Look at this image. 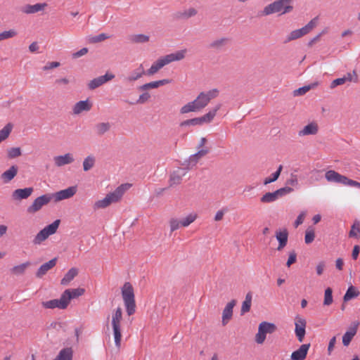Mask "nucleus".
<instances>
[{"instance_id":"1","label":"nucleus","mask_w":360,"mask_h":360,"mask_svg":"<svg viewBox=\"0 0 360 360\" xmlns=\"http://www.w3.org/2000/svg\"><path fill=\"white\" fill-rule=\"evenodd\" d=\"M218 96L219 90L217 89L202 91L195 100L183 105L180 109V112L181 114H187L192 112H200L210 103L211 100L217 98Z\"/></svg>"},{"instance_id":"2","label":"nucleus","mask_w":360,"mask_h":360,"mask_svg":"<svg viewBox=\"0 0 360 360\" xmlns=\"http://www.w3.org/2000/svg\"><path fill=\"white\" fill-rule=\"evenodd\" d=\"M131 187V184H124L118 186L113 192L106 195V196L95 202L94 204V210L104 209L111 204L117 202L121 200L125 191Z\"/></svg>"},{"instance_id":"3","label":"nucleus","mask_w":360,"mask_h":360,"mask_svg":"<svg viewBox=\"0 0 360 360\" xmlns=\"http://www.w3.org/2000/svg\"><path fill=\"white\" fill-rule=\"evenodd\" d=\"M109 323L112 330V334L116 347L120 349L122 340V310L121 307H118L114 309L110 318L108 319Z\"/></svg>"},{"instance_id":"4","label":"nucleus","mask_w":360,"mask_h":360,"mask_svg":"<svg viewBox=\"0 0 360 360\" xmlns=\"http://www.w3.org/2000/svg\"><path fill=\"white\" fill-rule=\"evenodd\" d=\"M121 292L128 316L133 315L136 311V302L132 285L129 282L124 283L122 288Z\"/></svg>"},{"instance_id":"5","label":"nucleus","mask_w":360,"mask_h":360,"mask_svg":"<svg viewBox=\"0 0 360 360\" xmlns=\"http://www.w3.org/2000/svg\"><path fill=\"white\" fill-rule=\"evenodd\" d=\"M292 0H277L266 6L263 11V15H269L273 13H280L281 15L290 13L293 7L290 5Z\"/></svg>"},{"instance_id":"6","label":"nucleus","mask_w":360,"mask_h":360,"mask_svg":"<svg viewBox=\"0 0 360 360\" xmlns=\"http://www.w3.org/2000/svg\"><path fill=\"white\" fill-rule=\"evenodd\" d=\"M325 178L328 182L340 184L344 186H348L360 188V183L342 175L335 170H328L325 174Z\"/></svg>"},{"instance_id":"7","label":"nucleus","mask_w":360,"mask_h":360,"mask_svg":"<svg viewBox=\"0 0 360 360\" xmlns=\"http://www.w3.org/2000/svg\"><path fill=\"white\" fill-rule=\"evenodd\" d=\"M319 22V17L316 16L311 19L305 26L300 29L292 30L289 33L285 39V42L300 39L303 36L309 33L314 28L316 27Z\"/></svg>"},{"instance_id":"8","label":"nucleus","mask_w":360,"mask_h":360,"mask_svg":"<svg viewBox=\"0 0 360 360\" xmlns=\"http://www.w3.org/2000/svg\"><path fill=\"white\" fill-rule=\"evenodd\" d=\"M319 22V17L316 16L311 19L305 26L300 29L292 30L289 33L285 39V42L300 39L303 36L309 33L314 28L316 27Z\"/></svg>"},{"instance_id":"9","label":"nucleus","mask_w":360,"mask_h":360,"mask_svg":"<svg viewBox=\"0 0 360 360\" xmlns=\"http://www.w3.org/2000/svg\"><path fill=\"white\" fill-rule=\"evenodd\" d=\"M60 221L56 219L52 224L45 226L41 229L33 239V243L34 245H40L42 242L46 240L50 236L56 233Z\"/></svg>"},{"instance_id":"10","label":"nucleus","mask_w":360,"mask_h":360,"mask_svg":"<svg viewBox=\"0 0 360 360\" xmlns=\"http://www.w3.org/2000/svg\"><path fill=\"white\" fill-rule=\"evenodd\" d=\"M277 330L276 326L273 323L262 322L258 327V332L255 335V341L257 344H263L267 333H273Z\"/></svg>"},{"instance_id":"11","label":"nucleus","mask_w":360,"mask_h":360,"mask_svg":"<svg viewBox=\"0 0 360 360\" xmlns=\"http://www.w3.org/2000/svg\"><path fill=\"white\" fill-rule=\"evenodd\" d=\"M207 142V140L206 138L202 137L200 139L197 147L198 151L196 153L191 155L188 159L189 165L195 166L202 158L209 153L210 149L205 146Z\"/></svg>"},{"instance_id":"12","label":"nucleus","mask_w":360,"mask_h":360,"mask_svg":"<svg viewBox=\"0 0 360 360\" xmlns=\"http://www.w3.org/2000/svg\"><path fill=\"white\" fill-rule=\"evenodd\" d=\"M51 200H52L51 194L42 195L37 198L33 201L32 205L27 207V212L29 214H34L37 212L39 211L42 208L43 206L49 204Z\"/></svg>"},{"instance_id":"13","label":"nucleus","mask_w":360,"mask_h":360,"mask_svg":"<svg viewBox=\"0 0 360 360\" xmlns=\"http://www.w3.org/2000/svg\"><path fill=\"white\" fill-rule=\"evenodd\" d=\"M292 189L290 187H284L276 190L272 193H266L260 198V202L262 203H270L276 201L278 198L282 197L288 193L292 192Z\"/></svg>"},{"instance_id":"14","label":"nucleus","mask_w":360,"mask_h":360,"mask_svg":"<svg viewBox=\"0 0 360 360\" xmlns=\"http://www.w3.org/2000/svg\"><path fill=\"white\" fill-rule=\"evenodd\" d=\"M307 321L305 319L297 316L295 319V334L299 342L304 341L306 335Z\"/></svg>"},{"instance_id":"15","label":"nucleus","mask_w":360,"mask_h":360,"mask_svg":"<svg viewBox=\"0 0 360 360\" xmlns=\"http://www.w3.org/2000/svg\"><path fill=\"white\" fill-rule=\"evenodd\" d=\"M358 82V75L355 70L352 72H347L342 77L334 79L330 85V89H334L338 86L342 85L346 82Z\"/></svg>"},{"instance_id":"16","label":"nucleus","mask_w":360,"mask_h":360,"mask_svg":"<svg viewBox=\"0 0 360 360\" xmlns=\"http://www.w3.org/2000/svg\"><path fill=\"white\" fill-rule=\"evenodd\" d=\"M41 305L45 309H65L68 307V304L64 298L63 294L61 295L60 299H54L49 301H45L41 302Z\"/></svg>"},{"instance_id":"17","label":"nucleus","mask_w":360,"mask_h":360,"mask_svg":"<svg viewBox=\"0 0 360 360\" xmlns=\"http://www.w3.org/2000/svg\"><path fill=\"white\" fill-rule=\"evenodd\" d=\"M77 192V186H70L68 188L58 191L53 194H51L52 198H54L56 202L61 201L65 199L70 198Z\"/></svg>"},{"instance_id":"18","label":"nucleus","mask_w":360,"mask_h":360,"mask_svg":"<svg viewBox=\"0 0 360 360\" xmlns=\"http://www.w3.org/2000/svg\"><path fill=\"white\" fill-rule=\"evenodd\" d=\"M115 78V75L106 72L105 75L98 77L91 80L88 84V87L90 89H95L103 84L112 80Z\"/></svg>"},{"instance_id":"19","label":"nucleus","mask_w":360,"mask_h":360,"mask_svg":"<svg viewBox=\"0 0 360 360\" xmlns=\"http://www.w3.org/2000/svg\"><path fill=\"white\" fill-rule=\"evenodd\" d=\"M53 161L56 167H61L72 164L75 161V158L72 153H68L61 155L54 156Z\"/></svg>"},{"instance_id":"20","label":"nucleus","mask_w":360,"mask_h":360,"mask_svg":"<svg viewBox=\"0 0 360 360\" xmlns=\"http://www.w3.org/2000/svg\"><path fill=\"white\" fill-rule=\"evenodd\" d=\"M319 130V124L316 122H311L305 125L302 129L298 131V136L300 137L316 135Z\"/></svg>"},{"instance_id":"21","label":"nucleus","mask_w":360,"mask_h":360,"mask_svg":"<svg viewBox=\"0 0 360 360\" xmlns=\"http://www.w3.org/2000/svg\"><path fill=\"white\" fill-rule=\"evenodd\" d=\"M310 348V344H302L300 347L294 351L290 355L291 360H305L309 349Z\"/></svg>"},{"instance_id":"22","label":"nucleus","mask_w":360,"mask_h":360,"mask_svg":"<svg viewBox=\"0 0 360 360\" xmlns=\"http://www.w3.org/2000/svg\"><path fill=\"white\" fill-rule=\"evenodd\" d=\"M92 108V103L86 99L85 101H80L76 103L72 107V113L78 115L83 112H88Z\"/></svg>"},{"instance_id":"23","label":"nucleus","mask_w":360,"mask_h":360,"mask_svg":"<svg viewBox=\"0 0 360 360\" xmlns=\"http://www.w3.org/2000/svg\"><path fill=\"white\" fill-rule=\"evenodd\" d=\"M236 300H233L230 301L226 305L225 308L223 310L222 312V320L221 323L223 326H226L229 321L231 319L233 316V309L234 306L236 305Z\"/></svg>"},{"instance_id":"24","label":"nucleus","mask_w":360,"mask_h":360,"mask_svg":"<svg viewBox=\"0 0 360 360\" xmlns=\"http://www.w3.org/2000/svg\"><path fill=\"white\" fill-rule=\"evenodd\" d=\"M84 288H70L63 292V295L69 305L71 300L82 296L84 293Z\"/></svg>"},{"instance_id":"25","label":"nucleus","mask_w":360,"mask_h":360,"mask_svg":"<svg viewBox=\"0 0 360 360\" xmlns=\"http://www.w3.org/2000/svg\"><path fill=\"white\" fill-rule=\"evenodd\" d=\"M167 65H168V63L165 56L160 57L152 64L150 68L146 71V75H153Z\"/></svg>"},{"instance_id":"26","label":"nucleus","mask_w":360,"mask_h":360,"mask_svg":"<svg viewBox=\"0 0 360 360\" xmlns=\"http://www.w3.org/2000/svg\"><path fill=\"white\" fill-rule=\"evenodd\" d=\"M221 108V104H217L214 108L209 110L207 113L201 117H199L200 124H209L212 122L217 114V112Z\"/></svg>"},{"instance_id":"27","label":"nucleus","mask_w":360,"mask_h":360,"mask_svg":"<svg viewBox=\"0 0 360 360\" xmlns=\"http://www.w3.org/2000/svg\"><path fill=\"white\" fill-rule=\"evenodd\" d=\"M221 108V104H217L214 108L209 110L207 113L201 117H199L200 124H209L212 122L217 114V112Z\"/></svg>"},{"instance_id":"28","label":"nucleus","mask_w":360,"mask_h":360,"mask_svg":"<svg viewBox=\"0 0 360 360\" xmlns=\"http://www.w3.org/2000/svg\"><path fill=\"white\" fill-rule=\"evenodd\" d=\"M33 188L32 187L25 188H18L15 190L12 193V198L15 200H21L28 198L32 193Z\"/></svg>"},{"instance_id":"29","label":"nucleus","mask_w":360,"mask_h":360,"mask_svg":"<svg viewBox=\"0 0 360 360\" xmlns=\"http://www.w3.org/2000/svg\"><path fill=\"white\" fill-rule=\"evenodd\" d=\"M47 7L46 3H39L34 5L27 4L22 8V12L25 14H33L43 11Z\"/></svg>"},{"instance_id":"30","label":"nucleus","mask_w":360,"mask_h":360,"mask_svg":"<svg viewBox=\"0 0 360 360\" xmlns=\"http://www.w3.org/2000/svg\"><path fill=\"white\" fill-rule=\"evenodd\" d=\"M288 237V232L287 229H280L276 232V238L279 244L277 248L278 250H281L287 244Z\"/></svg>"},{"instance_id":"31","label":"nucleus","mask_w":360,"mask_h":360,"mask_svg":"<svg viewBox=\"0 0 360 360\" xmlns=\"http://www.w3.org/2000/svg\"><path fill=\"white\" fill-rule=\"evenodd\" d=\"M56 258H53L49 262L42 264L38 269L36 273V276L38 278H41L44 275H45L48 271L53 268L56 264Z\"/></svg>"},{"instance_id":"32","label":"nucleus","mask_w":360,"mask_h":360,"mask_svg":"<svg viewBox=\"0 0 360 360\" xmlns=\"http://www.w3.org/2000/svg\"><path fill=\"white\" fill-rule=\"evenodd\" d=\"M186 53H187L186 49H182V50H179L176 52L167 54V55L165 56V57L167 61V63L169 64L172 62L179 61V60H183L186 57Z\"/></svg>"},{"instance_id":"33","label":"nucleus","mask_w":360,"mask_h":360,"mask_svg":"<svg viewBox=\"0 0 360 360\" xmlns=\"http://www.w3.org/2000/svg\"><path fill=\"white\" fill-rule=\"evenodd\" d=\"M170 83V80L167 79H164L158 81H154L149 83H146L141 86H139V89L141 91H146L149 89H156L160 87V86H163Z\"/></svg>"},{"instance_id":"34","label":"nucleus","mask_w":360,"mask_h":360,"mask_svg":"<svg viewBox=\"0 0 360 360\" xmlns=\"http://www.w3.org/2000/svg\"><path fill=\"white\" fill-rule=\"evenodd\" d=\"M31 265L30 262H26L18 265H15L10 269L11 274L13 276H20L25 274L26 269Z\"/></svg>"},{"instance_id":"35","label":"nucleus","mask_w":360,"mask_h":360,"mask_svg":"<svg viewBox=\"0 0 360 360\" xmlns=\"http://www.w3.org/2000/svg\"><path fill=\"white\" fill-rule=\"evenodd\" d=\"M18 167L15 165L11 166L8 170L5 171L1 176L4 182L11 181L17 174Z\"/></svg>"},{"instance_id":"36","label":"nucleus","mask_w":360,"mask_h":360,"mask_svg":"<svg viewBox=\"0 0 360 360\" xmlns=\"http://www.w3.org/2000/svg\"><path fill=\"white\" fill-rule=\"evenodd\" d=\"M186 174V172L183 169H179L174 171L170 176V185L179 184L181 181L182 177Z\"/></svg>"},{"instance_id":"37","label":"nucleus","mask_w":360,"mask_h":360,"mask_svg":"<svg viewBox=\"0 0 360 360\" xmlns=\"http://www.w3.org/2000/svg\"><path fill=\"white\" fill-rule=\"evenodd\" d=\"M145 75H146V72L144 70L143 65L141 64L139 68L132 72L131 74L127 78V80L130 82H134Z\"/></svg>"},{"instance_id":"38","label":"nucleus","mask_w":360,"mask_h":360,"mask_svg":"<svg viewBox=\"0 0 360 360\" xmlns=\"http://www.w3.org/2000/svg\"><path fill=\"white\" fill-rule=\"evenodd\" d=\"M78 274V269L76 268H71L64 276L61 280V285H66L72 281L75 277Z\"/></svg>"},{"instance_id":"39","label":"nucleus","mask_w":360,"mask_h":360,"mask_svg":"<svg viewBox=\"0 0 360 360\" xmlns=\"http://www.w3.org/2000/svg\"><path fill=\"white\" fill-rule=\"evenodd\" d=\"M360 295V292L353 285L348 288L346 293L343 297L344 302H348L353 298L357 297Z\"/></svg>"},{"instance_id":"40","label":"nucleus","mask_w":360,"mask_h":360,"mask_svg":"<svg viewBox=\"0 0 360 360\" xmlns=\"http://www.w3.org/2000/svg\"><path fill=\"white\" fill-rule=\"evenodd\" d=\"M110 129L109 122H100L95 126V131L97 135L102 136L108 132Z\"/></svg>"},{"instance_id":"41","label":"nucleus","mask_w":360,"mask_h":360,"mask_svg":"<svg viewBox=\"0 0 360 360\" xmlns=\"http://www.w3.org/2000/svg\"><path fill=\"white\" fill-rule=\"evenodd\" d=\"M350 238H360V221L355 220L351 226V230L349 233Z\"/></svg>"},{"instance_id":"42","label":"nucleus","mask_w":360,"mask_h":360,"mask_svg":"<svg viewBox=\"0 0 360 360\" xmlns=\"http://www.w3.org/2000/svg\"><path fill=\"white\" fill-rule=\"evenodd\" d=\"M198 218V214L195 212H191L183 219H181V224L182 227H187L193 222H194Z\"/></svg>"},{"instance_id":"43","label":"nucleus","mask_w":360,"mask_h":360,"mask_svg":"<svg viewBox=\"0 0 360 360\" xmlns=\"http://www.w3.org/2000/svg\"><path fill=\"white\" fill-rule=\"evenodd\" d=\"M18 34V31L15 29H10L8 30L3 31L2 32H0V41L14 38L17 37Z\"/></svg>"},{"instance_id":"44","label":"nucleus","mask_w":360,"mask_h":360,"mask_svg":"<svg viewBox=\"0 0 360 360\" xmlns=\"http://www.w3.org/2000/svg\"><path fill=\"white\" fill-rule=\"evenodd\" d=\"M252 304V294L251 292L247 293L245 300L243 301L241 307V314H243L248 312L250 309Z\"/></svg>"},{"instance_id":"45","label":"nucleus","mask_w":360,"mask_h":360,"mask_svg":"<svg viewBox=\"0 0 360 360\" xmlns=\"http://www.w3.org/2000/svg\"><path fill=\"white\" fill-rule=\"evenodd\" d=\"M72 350L70 348L62 349L53 360H72Z\"/></svg>"},{"instance_id":"46","label":"nucleus","mask_w":360,"mask_h":360,"mask_svg":"<svg viewBox=\"0 0 360 360\" xmlns=\"http://www.w3.org/2000/svg\"><path fill=\"white\" fill-rule=\"evenodd\" d=\"M318 86L317 82L312 83L309 85L304 86L302 87H300L297 89H296L294 91L295 96H301L305 94L307 92H308L309 90L316 88Z\"/></svg>"},{"instance_id":"47","label":"nucleus","mask_w":360,"mask_h":360,"mask_svg":"<svg viewBox=\"0 0 360 360\" xmlns=\"http://www.w3.org/2000/svg\"><path fill=\"white\" fill-rule=\"evenodd\" d=\"M13 129V124L8 123L4 127L0 130V143L6 140L10 135Z\"/></svg>"},{"instance_id":"48","label":"nucleus","mask_w":360,"mask_h":360,"mask_svg":"<svg viewBox=\"0 0 360 360\" xmlns=\"http://www.w3.org/2000/svg\"><path fill=\"white\" fill-rule=\"evenodd\" d=\"M356 330L355 328L347 331L342 337V343L345 346H348L354 336L356 335Z\"/></svg>"},{"instance_id":"49","label":"nucleus","mask_w":360,"mask_h":360,"mask_svg":"<svg viewBox=\"0 0 360 360\" xmlns=\"http://www.w3.org/2000/svg\"><path fill=\"white\" fill-rule=\"evenodd\" d=\"M95 158L93 155H88L83 161V169L85 172L90 170L95 165Z\"/></svg>"},{"instance_id":"50","label":"nucleus","mask_w":360,"mask_h":360,"mask_svg":"<svg viewBox=\"0 0 360 360\" xmlns=\"http://www.w3.org/2000/svg\"><path fill=\"white\" fill-rule=\"evenodd\" d=\"M228 42H229L228 38L223 37V38L217 39L213 41L210 44V47L213 48V49H221V48L224 47V46H226L228 44Z\"/></svg>"},{"instance_id":"51","label":"nucleus","mask_w":360,"mask_h":360,"mask_svg":"<svg viewBox=\"0 0 360 360\" xmlns=\"http://www.w3.org/2000/svg\"><path fill=\"white\" fill-rule=\"evenodd\" d=\"M315 238V231L314 228L309 227L305 231L304 242L307 244H310Z\"/></svg>"},{"instance_id":"52","label":"nucleus","mask_w":360,"mask_h":360,"mask_svg":"<svg viewBox=\"0 0 360 360\" xmlns=\"http://www.w3.org/2000/svg\"><path fill=\"white\" fill-rule=\"evenodd\" d=\"M333 290L330 288H328L325 290L324 292V300H323V304L326 306L330 305L333 302Z\"/></svg>"},{"instance_id":"53","label":"nucleus","mask_w":360,"mask_h":360,"mask_svg":"<svg viewBox=\"0 0 360 360\" xmlns=\"http://www.w3.org/2000/svg\"><path fill=\"white\" fill-rule=\"evenodd\" d=\"M282 169H283V166L282 165H279L277 171L274 173H273L271 174V177H269V178H266L264 181V185H267L271 182H274L275 181H276L278 179V178L279 177L280 174H281V172L282 171Z\"/></svg>"},{"instance_id":"54","label":"nucleus","mask_w":360,"mask_h":360,"mask_svg":"<svg viewBox=\"0 0 360 360\" xmlns=\"http://www.w3.org/2000/svg\"><path fill=\"white\" fill-rule=\"evenodd\" d=\"M131 40L135 43H145L149 41V37L146 34H139L134 35Z\"/></svg>"},{"instance_id":"55","label":"nucleus","mask_w":360,"mask_h":360,"mask_svg":"<svg viewBox=\"0 0 360 360\" xmlns=\"http://www.w3.org/2000/svg\"><path fill=\"white\" fill-rule=\"evenodd\" d=\"M108 38H109V36L108 34H106L105 33H101L98 35L91 37L89 39V41L91 43H98V42L103 41Z\"/></svg>"},{"instance_id":"56","label":"nucleus","mask_w":360,"mask_h":360,"mask_svg":"<svg viewBox=\"0 0 360 360\" xmlns=\"http://www.w3.org/2000/svg\"><path fill=\"white\" fill-rule=\"evenodd\" d=\"M169 227L172 232L179 229L180 227H182L181 220L174 218L171 219L169 220Z\"/></svg>"},{"instance_id":"57","label":"nucleus","mask_w":360,"mask_h":360,"mask_svg":"<svg viewBox=\"0 0 360 360\" xmlns=\"http://www.w3.org/2000/svg\"><path fill=\"white\" fill-rule=\"evenodd\" d=\"M22 154L21 150L18 147L11 148L8 150V156L9 158H15L20 156Z\"/></svg>"},{"instance_id":"58","label":"nucleus","mask_w":360,"mask_h":360,"mask_svg":"<svg viewBox=\"0 0 360 360\" xmlns=\"http://www.w3.org/2000/svg\"><path fill=\"white\" fill-rule=\"evenodd\" d=\"M180 125L181 127H184V126H190V125L196 126V125H201V124H200L199 117H195V118L186 120L182 122Z\"/></svg>"},{"instance_id":"59","label":"nucleus","mask_w":360,"mask_h":360,"mask_svg":"<svg viewBox=\"0 0 360 360\" xmlns=\"http://www.w3.org/2000/svg\"><path fill=\"white\" fill-rule=\"evenodd\" d=\"M197 14V11L195 8H189L186 10H185L183 13H182V16L184 17V18H190V17H192V16H194Z\"/></svg>"},{"instance_id":"60","label":"nucleus","mask_w":360,"mask_h":360,"mask_svg":"<svg viewBox=\"0 0 360 360\" xmlns=\"http://www.w3.org/2000/svg\"><path fill=\"white\" fill-rule=\"evenodd\" d=\"M297 255L295 251L290 252L288 259L286 262V265L288 267H290L292 264L296 262Z\"/></svg>"},{"instance_id":"61","label":"nucleus","mask_w":360,"mask_h":360,"mask_svg":"<svg viewBox=\"0 0 360 360\" xmlns=\"http://www.w3.org/2000/svg\"><path fill=\"white\" fill-rule=\"evenodd\" d=\"M150 98V95L148 93H147V92L143 93L139 96V97L137 100V103H141V104L145 103L147 101H148Z\"/></svg>"},{"instance_id":"62","label":"nucleus","mask_w":360,"mask_h":360,"mask_svg":"<svg viewBox=\"0 0 360 360\" xmlns=\"http://www.w3.org/2000/svg\"><path fill=\"white\" fill-rule=\"evenodd\" d=\"M60 66L59 62H50L48 63L45 66L43 67L44 70H48L50 69L56 68Z\"/></svg>"},{"instance_id":"63","label":"nucleus","mask_w":360,"mask_h":360,"mask_svg":"<svg viewBox=\"0 0 360 360\" xmlns=\"http://www.w3.org/2000/svg\"><path fill=\"white\" fill-rule=\"evenodd\" d=\"M304 217H305V213L304 212H302V213H300L298 215L297 219L295 221V227H297L299 225H300V224H302L303 223Z\"/></svg>"},{"instance_id":"64","label":"nucleus","mask_w":360,"mask_h":360,"mask_svg":"<svg viewBox=\"0 0 360 360\" xmlns=\"http://www.w3.org/2000/svg\"><path fill=\"white\" fill-rule=\"evenodd\" d=\"M324 268H325V264L323 262H319L317 265H316V274L319 275V276H321L323 271H324Z\"/></svg>"}]
</instances>
